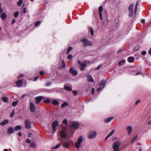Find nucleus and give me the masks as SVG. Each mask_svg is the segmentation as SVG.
Returning a JSON list of instances; mask_svg holds the SVG:
<instances>
[{"mask_svg": "<svg viewBox=\"0 0 151 151\" xmlns=\"http://www.w3.org/2000/svg\"><path fill=\"white\" fill-rule=\"evenodd\" d=\"M78 63L80 66V70L82 71L84 70L86 67V64L84 63H82L80 62L79 61H78Z\"/></svg>", "mask_w": 151, "mask_h": 151, "instance_id": "9", "label": "nucleus"}, {"mask_svg": "<svg viewBox=\"0 0 151 151\" xmlns=\"http://www.w3.org/2000/svg\"><path fill=\"white\" fill-rule=\"evenodd\" d=\"M90 32L91 34V35L92 36H93L94 35V31L93 29L92 28H90Z\"/></svg>", "mask_w": 151, "mask_h": 151, "instance_id": "37", "label": "nucleus"}, {"mask_svg": "<svg viewBox=\"0 0 151 151\" xmlns=\"http://www.w3.org/2000/svg\"><path fill=\"white\" fill-rule=\"evenodd\" d=\"M102 65H99L96 68V70H98L100 68L101 66Z\"/></svg>", "mask_w": 151, "mask_h": 151, "instance_id": "55", "label": "nucleus"}, {"mask_svg": "<svg viewBox=\"0 0 151 151\" xmlns=\"http://www.w3.org/2000/svg\"><path fill=\"white\" fill-rule=\"evenodd\" d=\"M6 15L5 13H3L1 15V17L2 19H4L6 18Z\"/></svg>", "mask_w": 151, "mask_h": 151, "instance_id": "25", "label": "nucleus"}, {"mask_svg": "<svg viewBox=\"0 0 151 151\" xmlns=\"http://www.w3.org/2000/svg\"><path fill=\"white\" fill-rule=\"evenodd\" d=\"M19 102V101L17 100L13 102L12 104V106H16L17 105Z\"/></svg>", "mask_w": 151, "mask_h": 151, "instance_id": "31", "label": "nucleus"}, {"mask_svg": "<svg viewBox=\"0 0 151 151\" xmlns=\"http://www.w3.org/2000/svg\"><path fill=\"white\" fill-rule=\"evenodd\" d=\"M38 77H39L38 76H37L36 77H35L34 80V81H36L37 80Z\"/></svg>", "mask_w": 151, "mask_h": 151, "instance_id": "57", "label": "nucleus"}, {"mask_svg": "<svg viewBox=\"0 0 151 151\" xmlns=\"http://www.w3.org/2000/svg\"><path fill=\"white\" fill-rule=\"evenodd\" d=\"M69 72L73 76H76L78 74L77 71L75 70L73 68L71 67L69 69Z\"/></svg>", "mask_w": 151, "mask_h": 151, "instance_id": "11", "label": "nucleus"}, {"mask_svg": "<svg viewBox=\"0 0 151 151\" xmlns=\"http://www.w3.org/2000/svg\"><path fill=\"white\" fill-rule=\"evenodd\" d=\"M44 98L43 96H40L38 97H37L35 98L36 99V103L37 104H39L41 101L42 98Z\"/></svg>", "mask_w": 151, "mask_h": 151, "instance_id": "13", "label": "nucleus"}, {"mask_svg": "<svg viewBox=\"0 0 151 151\" xmlns=\"http://www.w3.org/2000/svg\"><path fill=\"white\" fill-rule=\"evenodd\" d=\"M15 21H16V20L15 19H13L12 22V24H14L15 23Z\"/></svg>", "mask_w": 151, "mask_h": 151, "instance_id": "59", "label": "nucleus"}, {"mask_svg": "<svg viewBox=\"0 0 151 151\" xmlns=\"http://www.w3.org/2000/svg\"><path fill=\"white\" fill-rule=\"evenodd\" d=\"M51 85V83L50 81L47 82L45 84V85L47 86H49Z\"/></svg>", "mask_w": 151, "mask_h": 151, "instance_id": "43", "label": "nucleus"}, {"mask_svg": "<svg viewBox=\"0 0 151 151\" xmlns=\"http://www.w3.org/2000/svg\"><path fill=\"white\" fill-rule=\"evenodd\" d=\"M25 127L27 129H30L31 128V122L28 119H26L24 122Z\"/></svg>", "mask_w": 151, "mask_h": 151, "instance_id": "7", "label": "nucleus"}, {"mask_svg": "<svg viewBox=\"0 0 151 151\" xmlns=\"http://www.w3.org/2000/svg\"><path fill=\"white\" fill-rule=\"evenodd\" d=\"M113 119V117H110L104 120V122L105 123H107L109 122Z\"/></svg>", "mask_w": 151, "mask_h": 151, "instance_id": "22", "label": "nucleus"}, {"mask_svg": "<svg viewBox=\"0 0 151 151\" xmlns=\"http://www.w3.org/2000/svg\"><path fill=\"white\" fill-rule=\"evenodd\" d=\"M22 128V127L18 125L15 127L14 130L15 131L20 130Z\"/></svg>", "mask_w": 151, "mask_h": 151, "instance_id": "29", "label": "nucleus"}, {"mask_svg": "<svg viewBox=\"0 0 151 151\" xmlns=\"http://www.w3.org/2000/svg\"><path fill=\"white\" fill-rule=\"evenodd\" d=\"M128 61L129 63H132V57H130L128 58Z\"/></svg>", "mask_w": 151, "mask_h": 151, "instance_id": "39", "label": "nucleus"}, {"mask_svg": "<svg viewBox=\"0 0 151 151\" xmlns=\"http://www.w3.org/2000/svg\"><path fill=\"white\" fill-rule=\"evenodd\" d=\"M106 82L105 81L103 80L99 84V85L100 86H103L102 88H103L105 86Z\"/></svg>", "mask_w": 151, "mask_h": 151, "instance_id": "26", "label": "nucleus"}, {"mask_svg": "<svg viewBox=\"0 0 151 151\" xmlns=\"http://www.w3.org/2000/svg\"><path fill=\"white\" fill-rule=\"evenodd\" d=\"M60 145L61 144L60 143H59L57 144L55 147H52L51 149H56L60 147Z\"/></svg>", "mask_w": 151, "mask_h": 151, "instance_id": "27", "label": "nucleus"}, {"mask_svg": "<svg viewBox=\"0 0 151 151\" xmlns=\"http://www.w3.org/2000/svg\"><path fill=\"white\" fill-rule=\"evenodd\" d=\"M19 13L18 11L16 12L14 14V16L16 18L18 17L19 15Z\"/></svg>", "mask_w": 151, "mask_h": 151, "instance_id": "36", "label": "nucleus"}, {"mask_svg": "<svg viewBox=\"0 0 151 151\" xmlns=\"http://www.w3.org/2000/svg\"><path fill=\"white\" fill-rule=\"evenodd\" d=\"M146 54V52L145 51H143L142 52V54L143 55H145Z\"/></svg>", "mask_w": 151, "mask_h": 151, "instance_id": "47", "label": "nucleus"}, {"mask_svg": "<svg viewBox=\"0 0 151 151\" xmlns=\"http://www.w3.org/2000/svg\"><path fill=\"white\" fill-rule=\"evenodd\" d=\"M52 104L54 105H57L59 104V102L56 100H54L52 101Z\"/></svg>", "mask_w": 151, "mask_h": 151, "instance_id": "24", "label": "nucleus"}, {"mask_svg": "<svg viewBox=\"0 0 151 151\" xmlns=\"http://www.w3.org/2000/svg\"><path fill=\"white\" fill-rule=\"evenodd\" d=\"M59 125V122L57 121L53 122L52 123V128L53 131L55 132L57 130V127Z\"/></svg>", "mask_w": 151, "mask_h": 151, "instance_id": "5", "label": "nucleus"}, {"mask_svg": "<svg viewBox=\"0 0 151 151\" xmlns=\"http://www.w3.org/2000/svg\"><path fill=\"white\" fill-rule=\"evenodd\" d=\"M127 129L128 132V134H130L132 131V127L131 126H128L127 128Z\"/></svg>", "mask_w": 151, "mask_h": 151, "instance_id": "23", "label": "nucleus"}, {"mask_svg": "<svg viewBox=\"0 0 151 151\" xmlns=\"http://www.w3.org/2000/svg\"><path fill=\"white\" fill-rule=\"evenodd\" d=\"M81 41L83 42V45L84 47L92 45V43L86 39H83Z\"/></svg>", "mask_w": 151, "mask_h": 151, "instance_id": "6", "label": "nucleus"}, {"mask_svg": "<svg viewBox=\"0 0 151 151\" xmlns=\"http://www.w3.org/2000/svg\"><path fill=\"white\" fill-rule=\"evenodd\" d=\"M102 88H101V87H99V88H98L97 89V91H100L101 90V89Z\"/></svg>", "mask_w": 151, "mask_h": 151, "instance_id": "62", "label": "nucleus"}, {"mask_svg": "<svg viewBox=\"0 0 151 151\" xmlns=\"http://www.w3.org/2000/svg\"><path fill=\"white\" fill-rule=\"evenodd\" d=\"M72 49H73V48H72V47H69L67 50V51L66 52V53L67 54H69V53L70 52V51L72 50Z\"/></svg>", "mask_w": 151, "mask_h": 151, "instance_id": "35", "label": "nucleus"}, {"mask_svg": "<svg viewBox=\"0 0 151 151\" xmlns=\"http://www.w3.org/2000/svg\"><path fill=\"white\" fill-rule=\"evenodd\" d=\"M64 88L66 90L68 91H71L72 89V88L68 86H65Z\"/></svg>", "mask_w": 151, "mask_h": 151, "instance_id": "28", "label": "nucleus"}, {"mask_svg": "<svg viewBox=\"0 0 151 151\" xmlns=\"http://www.w3.org/2000/svg\"><path fill=\"white\" fill-rule=\"evenodd\" d=\"M139 49V46H137V47H135L134 48V50L135 51H137V50Z\"/></svg>", "mask_w": 151, "mask_h": 151, "instance_id": "49", "label": "nucleus"}, {"mask_svg": "<svg viewBox=\"0 0 151 151\" xmlns=\"http://www.w3.org/2000/svg\"><path fill=\"white\" fill-rule=\"evenodd\" d=\"M50 99H47L44 101V102L45 103H50Z\"/></svg>", "mask_w": 151, "mask_h": 151, "instance_id": "40", "label": "nucleus"}, {"mask_svg": "<svg viewBox=\"0 0 151 151\" xmlns=\"http://www.w3.org/2000/svg\"><path fill=\"white\" fill-rule=\"evenodd\" d=\"M129 10L130 12L129 16V17H132V4H131L130 5L129 8Z\"/></svg>", "mask_w": 151, "mask_h": 151, "instance_id": "15", "label": "nucleus"}, {"mask_svg": "<svg viewBox=\"0 0 151 151\" xmlns=\"http://www.w3.org/2000/svg\"><path fill=\"white\" fill-rule=\"evenodd\" d=\"M137 135H136L135 137L133 139V142L137 140Z\"/></svg>", "mask_w": 151, "mask_h": 151, "instance_id": "51", "label": "nucleus"}, {"mask_svg": "<svg viewBox=\"0 0 151 151\" xmlns=\"http://www.w3.org/2000/svg\"><path fill=\"white\" fill-rule=\"evenodd\" d=\"M147 124L149 125L151 124V120H150L148 122Z\"/></svg>", "mask_w": 151, "mask_h": 151, "instance_id": "64", "label": "nucleus"}, {"mask_svg": "<svg viewBox=\"0 0 151 151\" xmlns=\"http://www.w3.org/2000/svg\"><path fill=\"white\" fill-rule=\"evenodd\" d=\"M16 84L18 87H21L22 84V82L21 80H19L16 82Z\"/></svg>", "mask_w": 151, "mask_h": 151, "instance_id": "21", "label": "nucleus"}, {"mask_svg": "<svg viewBox=\"0 0 151 151\" xmlns=\"http://www.w3.org/2000/svg\"><path fill=\"white\" fill-rule=\"evenodd\" d=\"M71 125L72 127L74 129H76L78 128L79 126L78 123L76 122H72L71 123Z\"/></svg>", "mask_w": 151, "mask_h": 151, "instance_id": "12", "label": "nucleus"}, {"mask_svg": "<svg viewBox=\"0 0 151 151\" xmlns=\"http://www.w3.org/2000/svg\"><path fill=\"white\" fill-rule=\"evenodd\" d=\"M40 75L42 76L44 74L45 72L42 71H41L40 72Z\"/></svg>", "mask_w": 151, "mask_h": 151, "instance_id": "54", "label": "nucleus"}, {"mask_svg": "<svg viewBox=\"0 0 151 151\" xmlns=\"http://www.w3.org/2000/svg\"><path fill=\"white\" fill-rule=\"evenodd\" d=\"M7 132L8 134H12L14 132L13 128L12 127H9L7 130Z\"/></svg>", "mask_w": 151, "mask_h": 151, "instance_id": "17", "label": "nucleus"}, {"mask_svg": "<svg viewBox=\"0 0 151 151\" xmlns=\"http://www.w3.org/2000/svg\"><path fill=\"white\" fill-rule=\"evenodd\" d=\"M18 135L19 136H20V137H21L22 136V133L21 132H19L18 134Z\"/></svg>", "mask_w": 151, "mask_h": 151, "instance_id": "58", "label": "nucleus"}, {"mask_svg": "<svg viewBox=\"0 0 151 151\" xmlns=\"http://www.w3.org/2000/svg\"><path fill=\"white\" fill-rule=\"evenodd\" d=\"M94 91H95L94 88H92V94H93L94 93Z\"/></svg>", "mask_w": 151, "mask_h": 151, "instance_id": "60", "label": "nucleus"}, {"mask_svg": "<svg viewBox=\"0 0 151 151\" xmlns=\"http://www.w3.org/2000/svg\"><path fill=\"white\" fill-rule=\"evenodd\" d=\"M60 141L63 147L65 148H68L69 147L70 142H71V141L70 140L64 142H63L62 139H60Z\"/></svg>", "mask_w": 151, "mask_h": 151, "instance_id": "3", "label": "nucleus"}, {"mask_svg": "<svg viewBox=\"0 0 151 151\" xmlns=\"http://www.w3.org/2000/svg\"><path fill=\"white\" fill-rule=\"evenodd\" d=\"M67 119H64L63 121V123L65 124H67Z\"/></svg>", "mask_w": 151, "mask_h": 151, "instance_id": "46", "label": "nucleus"}, {"mask_svg": "<svg viewBox=\"0 0 151 151\" xmlns=\"http://www.w3.org/2000/svg\"><path fill=\"white\" fill-rule=\"evenodd\" d=\"M114 132L115 130L113 129L110 132L109 134H108V135L110 137L114 133Z\"/></svg>", "mask_w": 151, "mask_h": 151, "instance_id": "41", "label": "nucleus"}, {"mask_svg": "<svg viewBox=\"0 0 151 151\" xmlns=\"http://www.w3.org/2000/svg\"><path fill=\"white\" fill-rule=\"evenodd\" d=\"M24 6V5L22 7V9H23V12L24 14H25L26 13V9L25 8H23Z\"/></svg>", "mask_w": 151, "mask_h": 151, "instance_id": "48", "label": "nucleus"}, {"mask_svg": "<svg viewBox=\"0 0 151 151\" xmlns=\"http://www.w3.org/2000/svg\"><path fill=\"white\" fill-rule=\"evenodd\" d=\"M121 143L120 141H116L113 142L112 147L114 151H120L119 147Z\"/></svg>", "mask_w": 151, "mask_h": 151, "instance_id": "1", "label": "nucleus"}, {"mask_svg": "<svg viewBox=\"0 0 151 151\" xmlns=\"http://www.w3.org/2000/svg\"><path fill=\"white\" fill-rule=\"evenodd\" d=\"M138 4V1H137L136 3L135 7V10L134 12V17H136L137 15H138V14L137 12V6Z\"/></svg>", "mask_w": 151, "mask_h": 151, "instance_id": "19", "label": "nucleus"}, {"mask_svg": "<svg viewBox=\"0 0 151 151\" xmlns=\"http://www.w3.org/2000/svg\"><path fill=\"white\" fill-rule=\"evenodd\" d=\"M125 62V60H122L120 61L119 63V65H122V63H124Z\"/></svg>", "mask_w": 151, "mask_h": 151, "instance_id": "42", "label": "nucleus"}, {"mask_svg": "<svg viewBox=\"0 0 151 151\" xmlns=\"http://www.w3.org/2000/svg\"><path fill=\"white\" fill-rule=\"evenodd\" d=\"M145 22V19H142L141 20V22L142 23H144Z\"/></svg>", "mask_w": 151, "mask_h": 151, "instance_id": "56", "label": "nucleus"}, {"mask_svg": "<svg viewBox=\"0 0 151 151\" xmlns=\"http://www.w3.org/2000/svg\"><path fill=\"white\" fill-rule=\"evenodd\" d=\"M14 111L13 112H12L10 115V116L11 117H12L14 115Z\"/></svg>", "mask_w": 151, "mask_h": 151, "instance_id": "45", "label": "nucleus"}, {"mask_svg": "<svg viewBox=\"0 0 151 151\" xmlns=\"http://www.w3.org/2000/svg\"><path fill=\"white\" fill-rule=\"evenodd\" d=\"M23 2V0H19L17 2V5L19 6H20L22 5V3Z\"/></svg>", "mask_w": 151, "mask_h": 151, "instance_id": "33", "label": "nucleus"}, {"mask_svg": "<svg viewBox=\"0 0 151 151\" xmlns=\"http://www.w3.org/2000/svg\"><path fill=\"white\" fill-rule=\"evenodd\" d=\"M97 132L95 131H91L90 132L88 135V137L90 139L94 138L96 136Z\"/></svg>", "mask_w": 151, "mask_h": 151, "instance_id": "4", "label": "nucleus"}, {"mask_svg": "<svg viewBox=\"0 0 151 151\" xmlns=\"http://www.w3.org/2000/svg\"><path fill=\"white\" fill-rule=\"evenodd\" d=\"M140 101L139 100H137V101H136V102H135V105H137V104L140 103Z\"/></svg>", "mask_w": 151, "mask_h": 151, "instance_id": "53", "label": "nucleus"}, {"mask_svg": "<svg viewBox=\"0 0 151 151\" xmlns=\"http://www.w3.org/2000/svg\"><path fill=\"white\" fill-rule=\"evenodd\" d=\"M99 16L100 17V19L101 20L103 19L102 17V14L101 12L103 11V7L102 6H100L99 7Z\"/></svg>", "mask_w": 151, "mask_h": 151, "instance_id": "16", "label": "nucleus"}, {"mask_svg": "<svg viewBox=\"0 0 151 151\" xmlns=\"http://www.w3.org/2000/svg\"><path fill=\"white\" fill-rule=\"evenodd\" d=\"M68 104L66 102H64L61 105V108H65V106H68Z\"/></svg>", "mask_w": 151, "mask_h": 151, "instance_id": "30", "label": "nucleus"}, {"mask_svg": "<svg viewBox=\"0 0 151 151\" xmlns=\"http://www.w3.org/2000/svg\"><path fill=\"white\" fill-rule=\"evenodd\" d=\"M72 92L74 95L75 96L76 95L78 94V92L76 91H73Z\"/></svg>", "mask_w": 151, "mask_h": 151, "instance_id": "44", "label": "nucleus"}, {"mask_svg": "<svg viewBox=\"0 0 151 151\" xmlns=\"http://www.w3.org/2000/svg\"><path fill=\"white\" fill-rule=\"evenodd\" d=\"M30 111L32 112H34L36 111V108L34 104L33 103L31 102L29 105Z\"/></svg>", "mask_w": 151, "mask_h": 151, "instance_id": "8", "label": "nucleus"}, {"mask_svg": "<svg viewBox=\"0 0 151 151\" xmlns=\"http://www.w3.org/2000/svg\"><path fill=\"white\" fill-rule=\"evenodd\" d=\"M83 141V137L81 136L77 138V141L75 143V147L77 150H79L81 146V144Z\"/></svg>", "mask_w": 151, "mask_h": 151, "instance_id": "2", "label": "nucleus"}, {"mask_svg": "<svg viewBox=\"0 0 151 151\" xmlns=\"http://www.w3.org/2000/svg\"><path fill=\"white\" fill-rule=\"evenodd\" d=\"M105 21L106 22H109V20L107 18H106V19H105Z\"/></svg>", "mask_w": 151, "mask_h": 151, "instance_id": "63", "label": "nucleus"}, {"mask_svg": "<svg viewBox=\"0 0 151 151\" xmlns=\"http://www.w3.org/2000/svg\"><path fill=\"white\" fill-rule=\"evenodd\" d=\"M26 142L28 143H30L31 142V141L29 139H27L26 140Z\"/></svg>", "mask_w": 151, "mask_h": 151, "instance_id": "50", "label": "nucleus"}, {"mask_svg": "<svg viewBox=\"0 0 151 151\" xmlns=\"http://www.w3.org/2000/svg\"><path fill=\"white\" fill-rule=\"evenodd\" d=\"M110 136L108 134L105 138V140H106L107 139H108Z\"/></svg>", "mask_w": 151, "mask_h": 151, "instance_id": "61", "label": "nucleus"}, {"mask_svg": "<svg viewBox=\"0 0 151 151\" xmlns=\"http://www.w3.org/2000/svg\"><path fill=\"white\" fill-rule=\"evenodd\" d=\"M30 146L34 148L35 147L36 144L34 142H32L30 145Z\"/></svg>", "mask_w": 151, "mask_h": 151, "instance_id": "38", "label": "nucleus"}, {"mask_svg": "<svg viewBox=\"0 0 151 151\" xmlns=\"http://www.w3.org/2000/svg\"><path fill=\"white\" fill-rule=\"evenodd\" d=\"M88 81L91 82H93L94 81L91 75H88L86 76Z\"/></svg>", "mask_w": 151, "mask_h": 151, "instance_id": "14", "label": "nucleus"}, {"mask_svg": "<svg viewBox=\"0 0 151 151\" xmlns=\"http://www.w3.org/2000/svg\"><path fill=\"white\" fill-rule=\"evenodd\" d=\"M2 100L4 102H6L8 101V99L6 97H4L2 98Z\"/></svg>", "mask_w": 151, "mask_h": 151, "instance_id": "32", "label": "nucleus"}, {"mask_svg": "<svg viewBox=\"0 0 151 151\" xmlns=\"http://www.w3.org/2000/svg\"><path fill=\"white\" fill-rule=\"evenodd\" d=\"M60 68L63 69L65 67L66 65L64 61L63 60H62L60 63Z\"/></svg>", "mask_w": 151, "mask_h": 151, "instance_id": "18", "label": "nucleus"}, {"mask_svg": "<svg viewBox=\"0 0 151 151\" xmlns=\"http://www.w3.org/2000/svg\"><path fill=\"white\" fill-rule=\"evenodd\" d=\"M60 135L61 137L64 139L67 136V134L65 130L61 131L60 132Z\"/></svg>", "mask_w": 151, "mask_h": 151, "instance_id": "10", "label": "nucleus"}, {"mask_svg": "<svg viewBox=\"0 0 151 151\" xmlns=\"http://www.w3.org/2000/svg\"><path fill=\"white\" fill-rule=\"evenodd\" d=\"M41 22L40 21L36 22L35 23V25L36 27H38L39 25L41 24Z\"/></svg>", "mask_w": 151, "mask_h": 151, "instance_id": "34", "label": "nucleus"}, {"mask_svg": "<svg viewBox=\"0 0 151 151\" xmlns=\"http://www.w3.org/2000/svg\"><path fill=\"white\" fill-rule=\"evenodd\" d=\"M9 123V120L8 119L4 120L0 123V124L2 126L5 125Z\"/></svg>", "mask_w": 151, "mask_h": 151, "instance_id": "20", "label": "nucleus"}, {"mask_svg": "<svg viewBox=\"0 0 151 151\" xmlns=\"http://www.w3.org/2000/svg\"><path fill=\"white\" fill-rule=\"evenodd\" d=\"M72 56L71 55H68V59H71L72 58Z\"/></svg>", "mask_w": 151, "mask_h": 151, "instance_id": "52", "label": "nucleus"}]
</instances>
